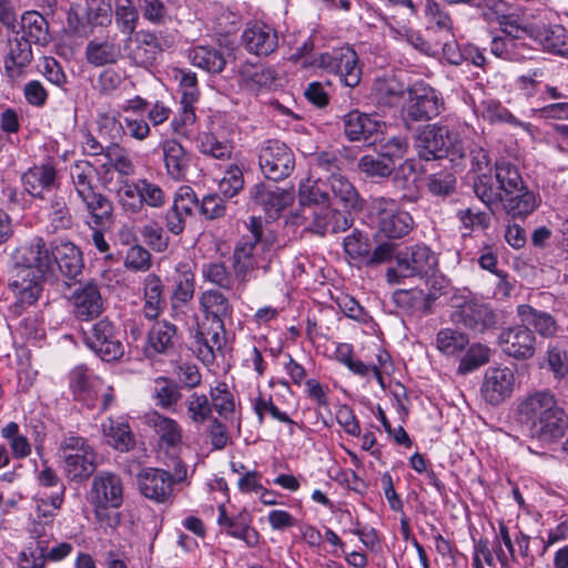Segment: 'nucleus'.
Listing matches in <instances>:
<instances>
[{
    "mask_svg": "<svg viewBox=\"0 0 568 568\" xmlns=\"http://www.w3.org/2000/svg\"><path fill=\"white\" fill-rule=\"evenodd\" d=\"M414 146L420 160L433 161L450 158L452 162H462L467 158L458 132L448 125L433 124L418 130Z\"/></svg>",
    "mask_w": 568,
    "mask_h": 568,
    "instance_id": "nucleus-1",
    "label": "nucleus"
},
{
    "mask_svg": "<svg viewBox=\"0 0 568 568\" xmlns=\"http://www.w3.org/2000/svg\"><path fill=\"white\" fill-rule=\"evenodd\" d=\"M450 321L476 334H484L497 325L498 315L489 304L454 294L450 297Z\"/></svg>",
    "mask_w": 568,
    "mask_h": 568,
    "instance_id": "nucleus-2",
    "label": "nucleus"
},
{
    "mask_svg": "<svg viewBox=\"0 0 568 568\" xmlns=\"http://www.w3.org/2000/svg\"><path fill=\"white\" fill-rule=\"evenodd\" d=\"M437 265V257L424 244L405 247L396 255V266L386 270L388 284H398L404 278L428 276Z\"/></svg>",
    "mask_w": 568,
    "mask_h": 568,
    "instance_id": "nucleus-3",
    "label": "nucleus"
},
{
    "mask_svg": "<svg viewBox=\"0 0 568 568\" xmlns=\"http://www.w3.org/2000/svg\"><path fill=\"white\" fill-rule=\"evenodd\" d=\"M407 93L408 99L402 111V119L407 129L414 123L430 121L444 110L443 98L426 83H414Z\"/></svg>",
    "mask_w": 568,
    "mask_h": 568,
    "instance_id": "nucleus-4",
    "label": "nucleus"
},
{
    "mask_svg": "<svg viewBox=\"0 0 568 568\" xmlns=\"http://www.w3.org/2000/svg\"><path fill=\"white\" fill-rule=\"evenodd\" d=\"M84 344L103 362L113 363L124 355L123 334L114 322L103 317L84 333Z\"/></svg>",
    "mask_w": 568,
    "mask_h": 568,
    "instance_id": "nucleus-5",
    "label": "nucleus"
},
{
    "mask_svg": "<svg viewBox=\"0 0 568 568\" xmlns=\"http://www.w3.org/2000/svg\"><path fill=\"white\" fill-rule=\"evenodd\" d=\"M60 449L64 459L63 468L70 480H85L95 471L97 454L83 437H65Z\"/></svg>",
    "mask_w": 568,
    "mask_h": 568,
    "instance_id": "nucleus-6",
    "label": "nucleus"
},
{
    "mask_svg": "<svg viewBox=\"0 0 568 568\" xmlns=\"http://www.w3.org/2000/svg\"><path fill=\"white\" fill-rule=\"evenodd\" d=\"M258 164L266 179L282 181L294 171L295 156L284 142L267 140L260 148Z\"/></svg>",
    "mask_w": 568,
    "mask_h": 568,
    "instance_id": "nucleus-7",
    "label": "nucleus"
},
{
    "mask_svg": "<svg viewBox=\"0 0 568 568\" xmlns=\"http://www.w3.org/2000/svg\"><path fill=\"white\" fill-rule=\"evenodd\" d=\"M317 68L339 78L344 85L354 88L362 78L357 53L349 47L321 53L314 61Z\"/></svg>",
    "mask_w": 568,
    "mask_h": 568,
    "instance_id": "nucleus-8",
    "label": "nucleus"
},
{
    "mask_svg": "<svg viewBox=\"0 0 568 568\" xmlns=\"http://www.w3.org/2000/svg\"><path fill=\"white\" fill-rule=\"evenodd\" d=\"M226 346L225 326L197 323L190 349L205 366L211 367L219 357H224Z\"/></svg>",
    "mask_w": 568,
    "mask_h": 568,
    "instance_id": "nucleus-9",
    "label": "nucleus"
},
{
    "mask_svg": "<svg viewBox=\"0 0 568 568\" xmlns=\"http://www.w3.org/2000/svg\"><path fill=\"white\" fill-rule=\"evenodd\" d=\"M497 343L505 355L518 361L529 359L536 353V335L526 323L501 329Z\"/></svg>",
    "mask_w": 568,
    "mask_h": 568,
    "instance_id": "nucleus-10",
    "label": "nucleus"
},
{
    "mask_svg": "<svg viewBox=\"0 0 568 568\" xmlns=\"http://www.w3.org/2000/svg\"><path fill=\"white\" fill-rule=\"evenodd\" d=\"M138 489L143 497L155 504H171L174 499L171 473L162 468L146 467L136 476Z\"/></svg>",
    "mask_w": 568,
    "mask_h": 568,
    "instance_id": "nucleus-11",
    "label": "nucleus"
},
{
    "mask_svg": "<svg viewBox=\"0 0 568 568\" xmlns=\"http://www.w3.org/2000/svg\"><path fill=\"white\" fill-rule=\"evenodd\" d=\"M91 503L99 509L118 508L123 501V486L120 476L109 471L99 473L92 481Z\"/></svg>",
    "mask_w": 568,
    "mask_h": 568,
    "instance_id": "nucleus-12",
    "label": "nucleus"
},
{
    "mask_svg": "<svg viewBox=\"0 0 568 568\" xmlns=\"http://www.w3.org/2000/svg\"><path fill=\"white\" fill-rule=\"evenodd\" d=\"M241 40L247 52L258 57H267L278 48L277 31L261 21L248 22Z\"/></svg>",
    "mask_w": 568,
    "mask_h": 568,
    "instance_id": "nucleus-13",
    "label": "nucleus"
},
{
    "mask_svg": "<svg viewBox=\"0 0 568 568\" xmlns=\"http://www.w3.org/2000/svg\"><path fill=\"white\" fill-rule=\"evenodd\" d=\"M73 314L79 321H92L104 312V300L100 287L90 281L75 288L70 297Z\"/></svg>",
    "mask_w": 568,
    "mask_h": 568,
    "instance_id": "nucleus-14",
    "label": "nucleus"
},
{
    "mask_svg": "<svg viewBox=\"0 0 568 568\" xmlns=\"http://www.w3.org/2000/svg\"><path fill=\"white\" fill-rule=\"evenodd\" d=\"M384 125V122L357 110L351 111L343 116L345 136L349 141H362L368 145L374 144L378 140Z\"/></svg>",
    "mask_w": 568,
    "mask_h": 568,
    "instance_id": "nucleus-15",
    "label": "nucleus"
},
{
    "mask_svg": "<svg viewBox=\"0 0 568 568\" xmlns=\"http://www.w3.org/2000/svg\"><path fill=\"white\" fill-rule=\"evenodd\" d=\"M125 50L128 58L139 67H151L155 62L161 47L155 33L141 30L134 33V37H128L125 40Z\"/></svg>",
    "mask_w": 568,
    "mask_h": 568,
    "instance_id": "nucleus-16",
    "label": "nucleus"
},
{
    "mask_svg": "<svg viewBox=\"0 0 568 568\" xmlns=\"http://www.w3.org/2000/svg\"><path fill=\"white\" fill-rule=\"evenodd\" d=\"M54 242L47 245L42 237L32 239L20 250L21 262L24 266L36 268L42 277L47 278L54 271Z\"/></svg>",
    "mask_w": 568,
    "mask_h": 568,
    "instance_id": "nucleus-17",
    "label": "nucleus"
},
{
    "mask_svg": "<svg viewBox=\"0 0 568 568\" xmlns=\"http://www.w3.org/2000/svg\"><path fill=\"white\" fill-rule=\"evenodd\" d=\"M54 266L65 280L81 282L84 268L82 252L69 241L54 242Z\"/></svg>",
    "mask_w": 568,
    "mask_h": 568,
    "instance_id": "nucleus-18",
    "label": "nucleus"
},
{
    "mask_svg": "<svg viewBox=\"0 0 568 568\" xmlns=\"http://www.w3.org/2000/svg\"><path fill=\"white\" fill-rule=\"evenodd\" d=\"M568 429V415L565 410L556 406L547 415L534 420L530 426L532 437L541 442H554L561 438Z\"/></svg>",
    "mask_w": 568,
    "mask_h": 568,
    "instance_id": "nucleus-19",
    "label": "nucleus"
},
{
    "mask_svg": "<svg viewBox=\"0 0 568 568\" xmlns=\"http://www.w3.org/2000/svg\"><path fill=\"white\" fill-rule=\"evenodd\" d=\"M531 39L544 50L561 55H568V32L561 24L532 23Z\"/></svg>",
    "mask_w": 568,
    "mask_h": 568,
    "instance_id": "nucleus-20",
    "label": "nucleus"
},
{
    "mask_svg": "<svg viewBox=\"0 0 568 568\" xmlns=\"http://www.w3.org/2000/svg\"><path fill=\"white\" fill-rule=\"evenodd\" d=\"M251 199L256 205L261 206L270 217L278 215L292 201L290 192L265 183H258L252 187Z\"/></svg>",
    "mask_w": 568,
    "mask_h": 568,
    "instance_id": "nucleus-21",
    "label": "nucleus"
},
{
    "mask_svg": "<svg viewBox=\"0 0 568 568\" xmlns=\"http://www.w3.org/2000/svg\"><path fill=\"white\" fill-rule=\"evenodd\" d=\"M121 55L120 43L110 36L90 40L84 50L85 61L93 67L115 64Z\"/></svg>",
    "mask_w": 568,
    "mask_h": 568,
    "instance_id": "nucleus-22",
    "label": "nucleus"
},
{
    "mask_svg": "<svg viewBox=\"0 0 568 568\" xmlns=\"http://www.w3.org/2000/svg\"><path fill=\"white\" fill-rule=\"evenodd\" d=\"M79 199L94 226L102 227L113 222V202L98 189L81 195Z\"/></svg>",
    "mask_w": 568,
    "mask_h": 568,
    "instance_id": "nucleus-23",
    "label": "nucleus"
},
{
    "mask_svg": "<svg viewBox=\"0 0 568 568\" xmlns=\"http://www.w3.org/2000/svg\"><path fill=\"white\" fill-rule=\"evenodd\" d=\"M181 339L182 336L176 325L166 320L156 322L148 334L150 347L154 352L164 355L175 353Z\"/></svg>",
    "mask_w": 568,
    "mask_h": 568,
    "instance_id": "nucleus-24",
    "label": "nucleus"
},
{
    "mask_svg": "<svg viewBox=\"0 0 568 568\" xmlns=\"http://www.w3.org/2000/svg\"><path fill=\"white\" fill-rule=\"evenodd\" d=\"M162 151L168 175L175 181L184 180L191 164V155L184 146L170 139L162 143Z\"/></svg>",
    "mask_w": 568,
    "mask_h": 568,
    "instance_id": "nucleus-25",
    "label": "nucleus"
},
{
    "mask_svg": "<svg viewBox=\"0 0 568 568\" xmlns=\"http://www.w3.org/2000/svg\"><path fill=\"white\" fill-rule=\"evenodd\" d=\"M335 358L354 374L366 377L367 379H375L381 388L385 389L389 387L386 383L385 376H383L381 369L376 365H367L362 361L354 358L353 346L351 344H339L335 351Z\"/></svg>",
    "mask_w": 568,
    "mask_h": 568,
    "instance_id": "nucleus-26",
    "label": "nucleus"
},
{
    "mask_svg": "<svg viewBox=\"0 0 568 568\" xmlns=\"http://www.w3.org/2000/svg\"><path fill=\"white\" fill-rule=\"evenodd\" d=\"M413 225L414 221L408 212L387 207L378 211V229L386 237H403L412 231Z\"/></svg>",
    "mask_w": 568,
    "mask_h": 568,
    "instance_id": "nucleus-27",
    "label": "nucleus"
},
{
    "mask_svg": "<svg viewBox=\"0 0 568 568\" xmlns=\"http://www.w3.org/2000/svg\"><path fill=\"white\" fill-rule=\"evenodd\" d=\"M517 315L528 327H534V332L541 337H554L559 331V325L551 314L536 310L529 304L518 305Z\"/></svg>",
    "mask_w": 568,
    "mask_h": 568,
    "instance_id": "nucleus-28",
    "label": "nucleus"
},
{
    "mask_svg": "<svg viewBox=\"0 0 568 568\" xmlns=\"http://www.w3.org/2000/svg\"><path fill=\"white\" fill-rule=\"evenodd\" d=\"M9 44L10 50L4 60V70L6 74L13 81L23 74L33 55L31 43L27 39L16 38Z\"/></svg>",
    "mask_w": 568,
    "mask_h": 568,
    "instance_id": "nucleus-29",
    "label": "nucleus"
},
{
    "mask_svg": "<svg viewBox=\"0 0 568 568\" xmlns=\"http://www.w3.org/2000/svg\"><path fill=\"white\" fill-rule=\"evenodd\" d=\"M504 210L511 217H525L532 213L537 207V201L534 192L524 184L517 191H510L509 194L501 193L499 201Z\"/></svg>",
    "mask_w": 568,
    "mask_h": 568,
    "instance_id": "nucleus-30",
    "label": "nucleus"
},
{
    "mask_svg": "<svg viewBox=\"0 0 568 568\" xmlns=\"http://www.w3.org/2000/svg\"><path fill=\"white\" fill-rule=\"evenodd\" d=\"M57 173L49 164L34 165L23 173L21 181L24 190L33 197H43V191H48L55 182Z\"/></svg>",
    "mask_w": 568,
    "mask_h": 568,
    "instance_id": "nucleus-31",
    "label": "nucleus"
},
{
    "mask_svg": "<svg viewBox=\"0 0 568 568\" xmlns=\"http://www.w3.org/2000/svg\"><path fill=\"white\" fill-rule=\"evenodd\" d=\"M556 406H558L557 402L550 393H530L518 405V414L521 420L532 424L534 420L544 417Z\"/></svg>",
    "mask_w": 568,
    "mask_h": 568,
    "instance_id": "nucleus-32",
    "label": "nucleus"
},
{
    "mask_svg": "<svg viewBox=\"0 0 568 568\" xmlns=\"http://www.w3.org/2000/svg\"><path fill=\"white\" fill-rule=\"evenodd\" d=\"M201 305L204 308L205 315L202 322L210 324L225 326L224 318L230 316L232 307L227 298L216 290H209L201 296Z\"/></svg>",
    "mask_w": 568,
    "mask_h": 568,
    "instance_id": "nucleus-33",
    "label": "nucleus"
},
{
    "mask_svg": "<svg viewBox=\"0 0 568 568\" xmlns=\"http://www.w3.org/2000/svg\"><path fill=\"white\" fill-rule=\"evenodd\" d=\"M144 306L143 314L148 320H155L166 306L163 297V283L155 274H148L144 280Z\"/></svg>",
    "mask_w": 568,
    "mask_h": 568,
    "instance_id": "nucleus-34",
    "label": "nucleus"
},
{
    "mask_svg": "<svg viewBox=\"0 0 568 568\" xmlns=\"http://www.w3.org/2000/svg\"><path fill=\"white\" fill-rule=\"evenodd\" d=\"M101 426L108 444L114 449L129 452L135 446V438L128 423L108 418Z\"/></svg>",
    "mask_w": 568,
    "mask_h": 568,
    "instance_id": "nucleus-35",
    "label": "nucleus"
},
{
    "mask_svg": "<svg viewBox=\"0 0 568 568\" xmlns=\"http://www.w3.org/2000/svg\"><path fill=\"white\" fill-rule=\"evenodd\" d=\"M327 186L332 193L331 202L344 209H355L358 193L352 182L342 174H332L327 178Z\"/></svg>",
    "mask_w": 568,
    "mask_h": 568,
    "instance_id": "nucleus-36",
    "label": "nucleus"
},
{
    "mask_svg": "<svg viewBox=\"0 0 568 568\" xmlns=\"http://www.w3.org/2000/svg\"><path fill=\"white\" fill-rule=\"evenodd\" d=\"M181 122L183 125L192 124L195 121L194 103L199 99L197 78L193 72H182L180 79Z\"/></svg>",
    "mask_w": 568,
    "mask_h": 568,
    "instance_id": "nucleus-37",
    "label": "nucleus"
},
{
    "mask_svg": "<svg viewBox=\"0 0 568 568\" xmlns=\"http://www.w3.org/2000/svg\"><path fill=\"white\" fill-rule=\"evenodd\" d=\"M22 37L30 43L47 44L50 41L49 23L37 11H27L21 17Z\"/></svg>",
    "mask_w": 568,
    "mask_h": 568,
    "instance_id": "nucleus-38",
    "label": "nucleus"
},
{
    "mask_svg": "<svg viewBox=\"0 0 568 568\" xmlns=\"http://www.w3.org/2000/svg\"><path fill=\"white\" fill-rule=\"evenodd\" d=\"M232 266L236 281L240 284H245L248 274L257 266L251 242L241 239L235 245L232 256Z\"/></svg>",
    "mask_w": 568,
    "mask_h": 568,
    "instance_id": "nucleus-39",
    "label": "nucleus"
},
{
    "mask_svg": "<svg viewBox=\"0 0 568 568\" xmlns=\"http://www.w3.org/2000/svg\"><path fill=\"white\" fill-rule=\"evenodd\" d=\"M252 515L247 510H242L232 516L231 521L225 527L226 534L241 539L247 547H256L260 542V534L252 527Z\"/></svg>",
    "mask_w": 568,
    "mask_h": 568,
    "instance_id": "nucleus-40",
    "label": "nucleus"
},
{
    "mask_svg": "<svg viewBox=\"0 0 568 568\" xmlns=\"http://www.w3.org/2000/svg\"><path fill=\"white\" fill-rule=\"evenodd\" d=\"M189 58L193 65L210 73H221L226 65V60L222 52L213 47H195L190 50Z\"/></svg>",
    "mask_w": 568,
    "mask_h": 568,
    "instance_id": "nucleus-41",
    "label": "nucleus"
},
{
    "mask_svg": "<svg viewBox=\"0 0 568 568\" xmlns=\"http://www.w3.org/2000/svg\"><path fill=\"white\" fill-rule=\"evenodd\" d=\"M149 422L160 438L161 447L175 448L181 444L182 430L175 420L154 413L150 416Z\"/></svg>",
    "mask_w": 568,
    "mask_h": 568,
    "instance_id": "nucleus-42",
    "label": "nucleus"
},
{
    "mask_svg": "<svg viewBox=\"0 0 568 568\" xmlns=\"http://www.w3.org/2000/svg\"><path fill=\"white\" fill-rule=\"evenodd\" d=\"M469 345L465 332L455 328H443L436 334V347L446 356H459Z\"/></svg>",
    "mask_w": 568,
    "mask_h": 568,
    "instance_id": "nucleus-43",
    "label": "nucleus"
},
{
    "mask_svg": "<svg viewBox=\"0 0 568 568\" xmlns=\"http://www.w3.org/2000/svg\"><path fill=\"white\" fill-rule=\"evenodd\" d=\"M457 373L465 375L486 365L491 355V349L481 343H473L463 352Z\"/></svg>",
    "mask_w": 568,
    "mask_h": 568,
    "instance_id": "nucleus-44",
    "label": "nucleus"
},
{
    "mask_svg": "<svg viewBox=\"0 0 568 568\" xmlns=\"http://www.w3.org/2000/svg\"><path fill=\"white\" fill-rule=\"evenodd\" d=\"M197 150L203 154L214 159H230L233 145L226 139H220L213 132H204L199 135Z\"/></svg>",
    "mask_w": 568,
    "mask_h": 568,
    "instance_id": "nucleus-45",
    "label": "nucleus"
},
{
    "mask_svg": "<svg viewBox=\"0 0 568 568\" xmlns=\"http://www.w3.org/2000/svg\"><path fill=\"white\" fill-rule=\"evenodd\" d=\"M495 178L501 193L509 194L525 184L518 168L507 160L496 161Z\"/></svg>",
    "mask_w": 568,
    "mask_h": 568,
    "instance_id": "nucleus-46",
    "label": "nucleus"
},
{
    "mask_svg": "<svg viewBox=\"0 0 568 568\" xmlns=\"http://www.w3.org/2000/svg\"><path fill=\"white\" fill-rule=\"evenodd\" d=\"M97 169L88 161H79L71 168V179L78 197L98 189L94 183Z\"/></svg>",
    "mask_w": 568,
    "mask_h": 568,
    "instance_id": "nucleus-47",
    "label": "nucleus"
},
{
    "mask_svg": "<svg viewBox=\"0 0 568 568\" xmlns=\"http://www.w3.org/2000/svg\"><path fill=\"white\" fill-rule=\"evenodd\" d=\"M116 200L122 210L130 214L142 211V201L138 180H122L116 190Z\"/></svg>",
    "mask_w": 568,
    "mask_h": 568,
    "instance_id": "nucleus-48",
    "label": "nucleus"
},
{
    "mask_svg": "<svg viewBox=\"0 0 568 568\" xmlns=\"http://www.w3.org/2000/svg\"><path fill=\"white\" fill-rule=\"evenodd\" d=\"M516 386L517 376L509 367H489L485 373L486 390H514Z\"/></svg>",
    "mask_w": 568,
    "mask_h": 568,
    "instance_id": "nucleus-49",
    "label": "nucleus"
},
{
    "mask_svg": "<svg viewBox=\"0 0 568 568\" xmlns=\"http://www.w3.org/2000/svg\"><path fill=\"white\" fill-rule=\"evenodd\" d=\"M239 74L242 82L250 90H257L262 87L271 85L275 80L272 70L250 63L241 65Z\"/></svg>",
    "mask_w": 568,
    "mask_h": 568,
    "instance_id": "nucleus-50",
    "label": "nucleus"
},
{
    "mask_svg": "<svg viewBox=\"0 0 568 568\" xmlns=\"http://www.w3.org/2000/svg\"><path fill=\"white\" fill-rule=\"evenodd\" d=\"M115 22L123 33L131 37L139 21V12L132 0L114 1Z\"/></svg>",
    "mask_w": 568,
    "mask_h": 568,
    "instance_id": "nucleus-51",
    "label": "nucleus"
},
{
    "mask_svg": "<svg viewBox=\"0 0 568 568\" xmlns=\"http://www.w3.org/2000/svg\"><path fill=\"white\" fill-rule=\"evenodd\" d=\"M298 197L302 205L314 204L321 207L326 204H333L328 191L320 185V181H312L310 179L300 183Z\"/></svg>",
    "mask_w": 568,
    "mask_h": 568,
    "instance_id": "nucleus-52",
    "label": "nucleus"
},
{
    "mask_svg": "<svg viewBox=\"0 0 568 568\" xmlns=\"http://www.w3.org/2000/svg\"><path fill=\"white\" fill-rule=\"evenodd\" d=\"M375 99L381 106H395L400 103L404 94L403 85L396 80L378 81L375 84Z\"/></svg>",
    "mask_w": 568,
    "mask_h": 568,
    "instance_id": "nucleus-53",
    "label": "nucleus"
},
{
    "mask_svg": "<svg viewBox=\"0 0 568 568\" xmlns=\"http://www.w3.org/2000/svg\"><path fill=\"white\" fill-rule=\"evenodd\" d=\"M357 168L368 178H388L394 172L393 163L387 162L379 153L363 155Z\"/></svg>",
    "mask_w": 568,
    "mask_h": 568,
    "instance_id": "nucleus-54",
    "label": "nucleus"
},
{
    "mask_svg": "<svg viewBox=\"0 0 568 568\" xmlns=\"http://www.w3.org/2000/svg\"><path fill=\"white\" fill-rule=\"evenodd\" d=\"M473 189L476 196L487 206L498 203L501 199V192L494 185L490 173L478 174L474 179Z\"/></svg>",
    "mask_w": 568,
    "mask_h": 568,
    "instance_id": "nucleus-55",
    "label": "nucleus"
},
{
    "mask_svg": "<svg viewBox=\"0 0 568 568\" xmlns=\"http://www.w3.org/2000/svg\"><path fill=\"white\" fill-rule=\"evenodd\" d=\"M345 253L353 260H361L366 262L367 255L371 251V243L368 237L358 230H354L352 234L346 236L343 241Z\"/></svg>",
    "mask_w": 568,
    "mask_h": 568,
    "instance_id": "nucleus-56",
    "label": "nucleus"
},
{
    "mask_svg": "<svg viewBox=\"0 0 568 568\" xmlns=\"http://www.w3.org/2000/svg\"><path fill=\"white\" fill-rule=\"evenodd\" d=\"M105 158L120 175L130 176L134 174L135 166L119 143H112L105 148Z\"/></svg>",
    "mask_w": 568,
    "mask_h": 568,
    "instance_id": "nucleus-57",
    "label": "nucleus"
},
{
    "mask_svg": "<svg viewBox=\"0 0 568 568\" xmlns=\"http://www.w3.org/2000/svg\"><path fill=\"white\" fill-rule=\"evenodd\" d=\"M427 189L435 196H448L456 190V178L448 171L429 174L427 176Z\"/></svg>",
    "mask_w": 568,
    "mask_h": 568,
    "instance_id": "nucleus-58",
    "label": "nucleus"
},
{
    "mask_svg": "<svg viewBox=\"0 0 568 568\" xmlns=\"http://www.w3.org/2000/svg\"><path fill=\"white\" fill-rule=\"evenodd\" d=\"M202 274L206 281L223 290H232L233 287L234 280L232 273L222 262L204 264Z\"/></svg>",
    "mask_w": 568,
    "mask_h": 568,
    "instance_id": "nucleus-59",
    "label": "nucleus"
},
{
    "mask_svg": "<svg viewBox=\"0 0 568 568\" xmlns=\"http://www.w3.org/2000/svg\"><path fill=\"white\" fill-rule=\"evenodd\" d=\"M100 135L110 140V143H119L125 134V130L118 115L111 113H101L97 120Z\"/></svg>",
    "mask_w": 568,
    "mask_h": 568,
    "instance_id": "nucleus-60",
    "label": "nucleus"
},
{
    "mask_svg": "<svg viewBox=\"0 0 568 568\" xmlns=\"http://www.w3.org/2000/svg\"><path fill=\"white\" fill-rule=\"evenodd\" d=\"M194 296V274L190 271L183 272L176 280L175 288L172 293V305L186 304Z\"/></svg>",
    "mask_w": 568,
    "mask_h": 568,
    "instance_id": "nucleus-61",
    "label": "nucleus"
},
{
    "mask_svg": "<svg viewBox=\"0 0 568 568\" xmlns=\"http://www.w3.org/2000/svg\"><path fill=\"white\" fill-rule=\"evenodd\" d=\"M408 141L405 136H392L386 139L379 146V154L395 165L397 160L403 159L408 151Z\"/></svg>",
    "mask_w": 568,
    "mask_h": 568,
    "instance_id": "nucleus-62",
    "label": "nucleus"
},
{
    "mask_svg": "<svg viewBox=\"0 0 568 568\" xmlns=\"http://www.w3.org/2000/svg\"><path fill=\"white\" fill-rule=\"evenodd\" d=\"M49 216L54 230H68L72 225V216L63 197L51 200Z\"/></svg>",
    "mask_w": 568,
    "mask_h": 568,
    "instance_id": "nucleus-63",
    "label": "nucleus"
},
{
    "mask_svg": "<svg viewBox=\"0 0 568 568\" xmlns=\"http://www.w3.org/2000/svg\"><path fill=\"white\" fill-rule=\"evenodd\" d=\"M195 206H200V202L194 190L189 185L180 186L175 192L171 207H173L175 212H180L182 215L189 217L192 215Z\"/></svg>",
    "mask_w": 568,
    "mask_h": 568,
    "instance_id": "nucleus-64",
    "label": "nucleus"
}]
</instances>
